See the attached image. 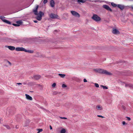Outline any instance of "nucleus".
Segmentation results:
<instances>
[{"label": "nucleus", "instance_id": "25", "mask_svg": "<svg viewBox=\"0 0 133 133\" xmlns=\"http://www.w3.org/2000/svg\"><path fill=\"white\" fill-rule=\"evenodd\" d=\"M3 125L5 127L8 129H10V127L8 125Z\"/></svg>", "mask_w": 133, "mask_h": 133}, {"label": "nucleus", "instance_id": "51", "mask_svg": "<svg viewBox=\"0 0 133 133\" xmlns=\"http://www.w3.org/2000/svg\"><path fill=\"white\" fill-rule=\"evenodd\" d=\"M55 93H56L55 94H57V93H56V92H55Z\"/></svg>", "mask_w": 133, "mask_h": 133}, {"label": "nucleus", "instance_id": "36", "mask_svg": "<svg viewBox=\"0 0 133 133\" xmlns=\"http://www.w3.org/2000/svg\"><path fill=\"white\" fill-rule=\"evenodd\" d=\"M122 123L123 125H125V124H126V125L127 124V123H126L124 121L122 122Z\"/></svg>", "mask_w": 133, "mask_h": 133}, {"label": "nucleus", "instance_id": "21", "mask_svg": "<svg viewBox=\"0 0 133 133\" xmlns=\"http://www.w3.org/2000/svg\"><path fill=\"white\" fill-rule=\"evenodd\" d=\"M66 131L65 129H63L60 131V133H65Z\"/></svg>", "mask_w": 133, "mask_h": 133}, {"label": "nucleus", "instance_id": "33", "mask_svg": "<svg viewBox=\"0 0 133 133\" xmlns=\"http://www.w3.org/2000/svg\"><path fill=\"white\" fill-rule=\"evenodd\" d=\"M40 57L41 58H43L44 57H45V55H41L40 56Z\"/></svg>", "mask_w": 133, "mask_h": 133}, {"label": "nucleus", "instance_id": "41", "mask_svg": "<svg viewBox=\"0 0 133 133\" xmlns=\"http://www.w3.org/2000/svg\"><path fill=\"white\" fill-rule=\"evenodd\" d=\"M8 62L10 65H11V64L10 62L9 61H8Z\"/></svg>", "mask_w": 133, "mask_h": 133}, {"label": "nucleus", "instance_id": "35", "mask_svg": "<svg viewBox=\"0 0 133 133\" xmlns=\"http://www.w3.org/2000/svg\"><path fill=\"white\" fill-rule=\"evenodd\" d=\"M48 0H44L43 1V3L44 4L48 2Z\"/></svg>", "mask_w": 133, "mask_h": 133}, {"label": "nucleus", "instance_id": "12", "mask_svg": "<svg viewBox=\"0 0 133 133\" xmlns=\"http://www.w3.org/2000/svg\"><path fill=\"white\" fill-rule=\"evenodd\" d=\"M117 7L121 10H123L125 8L124 6L123 5L118 4L117 5Z\"/></svg>", "mask_w": 133, "mask_h": 133}, {"label": "nucleus", "instance_id": "16", "mask_svg": "<svg viewBox=\"0 0 133 133\" xmlns=\"http://www.w3.org/2000/svg\"><path fill=\"white\" fill-rule=\"evenodd\" d=\"M25 52H28L29 53H32L34 52V51L32 50H26L25 49Z\"/></svg>", "mask_w": 133, "mask_h": 133}, {"label": "nucleus", "instance_id": "18", "mask_svg": "<svg viewBox=\"0 0 133 133\" xmlns=\"http://www.w3.org/2000/svg\"><path fill=\"white\" fill-rule=\"evenodd\" d=\"M86 1V0H78L77 2L78 3L80 2L84 3Z\"/></svg>", "mask_w": 133, "mask_h": 133}, {"label": "nucleus", "instance_id": "28", "mask_svg": "<svg viewBox=\"0 0 133 133\" xmlns=\"http://www.w3.org/2000/svg\"><path fill=\"white\" fill-rule=\"evenodd\" d=\"M38 131L37 132V133H39L40 132H42L43 131L42 129H39L38 130Z\"/></svg>", "mask_w": 133, "mask_h": 133}, {"label": "nucleus", "instance_id": "6", "mask_svg": "<svg viewBox=\"0 0 133 133\" xmlns=\"http://www.w3.org/2000/svg\"><path fill=\"white\" fill-rule=\"evenodd\" d=\"M71 14L75 16L79 17L80 16L79 14L76 12L74 11H71Z\"/></svg>", "mask_w": 133, "mask_h": 133}, {"label": "nucleus", "instance_id": "5", "mask_svg": "<svg viewBox=\"0 0 133 133\" xmlns=\"http://www.w3.org/2000/svg\"><path fill=\"white\" fill-rule=\"evenodd\" d=\"M5 18V17L3 16H0V19H1L3 22L7 24H11V23L9 21L7 20L6 19H4V18Z\"/></svg>", "mask_w": 133, "mask_h": 133}, {"label": "nucleus", "instance_id": "19", "mask_svg": "<svg viewBox=\"0 0 133 133\" xmlns=\"http://www.w3.org/2000/svg\"><path fill=\"white\" fill-rule=\"evenodd\" d=\"M58 75L59 76L63 78H64L65 76V74H58Z\"/></svg>", "mask_w": 133, "mask_h": 133}, {"label": "nucleus", "instance_id": "14", "mask_svg": "<svg viewBox=\"0 0 133 133\" xmlns=\"http://www.w3.org/2000/svg\"><path fill=\"white\" fill-rule=\"evenodd\" d=\"M6 47L8 48L9 49L11 50H13L15 49V47L14 46H8Z\"/></svg>", "mask_w": 133, "mask_h": 133}, {"label": "nucleus", "instance_id": "24", "mask_svg": "<svg viewBox=\"0 0 133 133\" xmlns=\"http://www.w3.org/2000/svg\"><path fill=\"white\" fill-rule=\"evenodd\" d=\"M95 72H98L99 73V69H94L93 70Z\"/></svg>", "mask_w": 133, "mask_h": 133}, {"label": "nucleus", "instance_id": "15", "mask_svg": "<svg viewBox=\"0 0 133 133\" xmlns=\"http://www.w3.org/2000/svg\"><path fill=\"white\" fill-rule=\"evenodd\" d=\"M55 3L53 0H51L50 1V5L51 7H53L55 6Z\"/></svg>", "mask_w": 133, "mask_h": 133}, {"label": "nucleus", "instance_id": "10", "mask_svg": "<svg viewBox=\"0 0 133 133\" xmlns=\"http://www.w3.org/2000/svg\"><path fill=\"white\" fill-rule=\"evenodd\" d=\"M112 33L115 34H119V32L118 30L113 28L112 31Z\"/></svg>", "mask_w": 133, "mask_h": 133}, {"label": "nucleus", "instance_id": "26", "mask_svg": "<svg viewBox=\"0 0 133 133\" xmlns=\"http://www.w3.org/2000/svg\"><path fill=\"white\" fill-rule=\"evenodd\" d=\"M75 80L77 82H79L80 81V79L79 78L77 77L75 78Z\"/></svg>", "mask_w": 133, "mask_h": 133}, {"label": "nucleus", "instance_id": "7", "mask_svg": "<svg viewBox=\"0 0 133 133\" xmlns=\"http://www.w3.org/2000/svg\"><path fill=\"white\" fill-rule=\"evenodd\" d=\"M103 7L107 10L111 12H112V9L110 8L109 6L108 5H104L103 6Z\"/></svg>", "mask_w": 133, "mask_h": 133}, {"label": "nucleus", "instance_id": "29", "mask_svg": "<svg viewBox=\"0 0 133 133\" xmlns=\"http://www.w3.org/2000/svg\"><path fill=\"white\" fill-rule=\"evenodd\" d=\"M128 87H130L133 88V85H132L130 84H128Z\"/></svg>", "mask_w": 133, "mask_h": 133}, {"label": "nucleus", "instance_id": "49", "mask_svg": "<svg viewBox=\"0 0 133 133\" xmlns=\"http://www.w3.org/2000/svg\"><path fill=\"white\" fill-rule=\"evenodd\" d=\"M131 8L132 9H133V6H131Z\"/></svg>", "mask_w": 133, "mask_h": 133}, {"label": "nucleus", "instance_id": "4", "mask_svg": "<svg viewBox=\"0 0 133 133\" xmlns=\"http://www.w3.org/2000/svg\"><path fill=\"white\" fill-rule=\"evenodd\" d=\"M49 16L52 19L59 18V17L58 15L53 13H51L49 15Z\"/></svg>", "mask_w": 133, "mask_h": 133}, {"label": "nucleus", "instance_id": "50", "mask_svg": "<svg viewBox=\"0 0 133 133\" xmlns=\"http://www.w3.org/2000/svg\"><path fill=\"white\" fill-rule=\"evenodd\" d=\"M1 119H0V123H1Z\"/></svg>", "mask_w": 133, "mask_h": 133}, {"label": "nucleus", "instance_id": "22", "mask_svg": "<svg viewBox=\"0 0 133 133\" xmlns=\"http://www.w3.org/2000/svg\"><path fill=\"white\" fill-rule=\"evenodd\" d=\"M111 5L112 6H113V7H116V6H117V5L116 4L114 3L113 2L111 3Z\"/></svg>", "mask_w": 133, "mask_h": 133}, {"label": "nucleus", "instance_id": "32", "mask_svg": "<svg viewBox=\"0 0 133 133\" xmlns=\"http://www.w3.org/2000/svg\"><path fill=\"white\" fill-rule=\"evenodd\" d=\"M97 116L98 117H101L102 118H104V117H103V116H101V115H97Z\"/></svg>", "mask_w": 133, "mask_h": 133}, {"label": "nucleus", "instance_id": "40", "mask_svg": "<svg viewBox=\"0 0 133 133\" xmlns=\"http://www.w3.org/2000/svg\"><path fill=\"white\" fill-rule=\"evenodd\" d=\"M60 118L61 119H67V118L65 117H60Z\"/></svg>", "mask_w": 133, "mask_h": 133}, {"label": "nucleus", "instance_id": "2", "mask_svg": "<svg viewBox=\"0 0 133 133\" xmlns=\"http://www.w3.org/2000/svg\"><path fill=\"white\" fill-rule=\"evenodd\" d=\"M99 73L109 75H112L111 73L108 71L106 70L101 69H99Z\"/></svg>", "mask_w": 133, "mask_h": 133}, {"label": "nucleus", "instance_id": "11", "mask_svg": "<svg viewBox=\"0 0 133 133\" xmlns=\"http://www.w3.org/2000/svg\"><path fill=\"white\" fill-rule=\"evenodd\" d=\"M25 49L23 47H16L15 48V50L17 51H25Z\"/></svg>", "mask_w": 133, "mask_h": 133}, {"label": "nucleus", "instance_id": "42", "mask_svg": "<svg viewBox=\"0 0 133 133\" xmlns=\"http://www.w3.org/2000/svg\"><path fill=\"white\" fill-rule=\"evenodd\" d=\"M34 22L35 23H37L38 22V21L36 20L34 21Z\"/></svg>", "mask_w": 133, "mask_h": 133}, {"label": "nucleus", "instance_id": "13", "mask_svg": "<svg viewBox=\"0 0 133 133\" xmlns=\"http://www.w3.org/2000/svg\"><path fill=\"white\" fill-rule=\"evenodd\" d=\"M25 95L26 96V98L29 100H32V97L30 96L29 95L25 94Z\"/></svg>", "mask_w": 133, "mask_h": 133}, {"label": "nucleus", "instance_id": "46", "mask_svg": "<svg viewBox=\"0 0 133 133\" xmlns=\"http://www.w3.org/2000/svg\"><path fill=\"white\" fill-rule=\"evenodd\" d=\"M38 86L40 87H42V86L40 84H38Z\"/></svg>", "mask_w": 133, "mask_h": 133}, {"label": "nucleus", "instance_id": "48", "mask_svg": "<svg viewBox=\"0 0 133 133\" xmlns=\"http://www.w3.org/2000/svg\"><path fill=\"white\" fill-rule=\"evenodd\" d=\"M94 1L95 2H97V1Z\"/></svg>", "mask_w": 133, "mask_h": 133}, {"label": "nucleus", "instance_id": "9", "mask_svg": "<svg viewBox=\"0 0 133 133\" xmlns=\"http://www.w3.org/2000/svg\"><path fill=\"white\" fill-rule=\"evenodd\" d=\"M6 40L8 42L12 43H15L17 42V40L16 39H12L10 38H7Z\"/></svg>", "mask_w": 133, "mask_h": 133}, {"label": "nucleus", "instance_id": "23", "mask_svg": "<svg viewBox=\"0 0 133 133\" xmlns=\"http://www.w3.org/2000/svg\"><path fill=\"white\" fill-rule=\"evenodd\" d=\"M100 86L102 87L104 89H108V88L106 86H104L102 85H101Z\"/></svg>", "mask_w": 133, "mask_h": 133}, {"label": "nucleus", "instance_id": "20", "mask_svg": "<svg viewBox=\"0 0 133 133\" xmlns=\"http://www.w3.org/2000/svg\"><path fill=\"white\" fill-rule=\"evenodd\" d=\"M96 108L97 109L99 110H101L102 109V107H101L99 105H98L97 106Z\"/></svg>", "mask_w": 133, "mask_h": 133}, {"label": "nucleus", "instance_id": "27", "mask_svg": "<svg viewBox=\"0 0 133 133\" xmlns=\"http://www.w3.org/2000/svg\"><path fill=\"white\" fill-rule=\"evenodd\" d=\"M12 25H13L15 26H20L19 25V24H14V23H13L12 24Z\"/></svg>", "mask_w": 133, "mask_h": 133}, {"label": "nucleus", "instance_id": "39", "mask_svg": "<svg viewBox=\"0 0 133 133\" xmlns=\"http://www.w3.org/2000/svg\"><path fill=\"white\" fill-rule=\"evenodd\" d=\"M83 81L84 82H87V81L85 78H84L83 79Z\"/></svg>", "mask_w": 133, "mask_h": 133}, {"label": "nucleus", "instance_id": "3", "mask_svg": "<svg viewBox=\"0 0 133 133\" xmlns=\"http://www.w3.org/2000/svg\"><path fill=\"white\" fill-rule=\"evenodd\" d=\"M91 18L92 19L97 22L100 21L101 19L100 17H99L97 15L95 14L93 15Z\"/></svg>", "mask_w": 133, "mask_h": 133}, {"label": "nucleus", "instance_id": "8", "mask_svg": "<svg viewBox=\"0 0 133 133\" xmlns=\"http://www.w3.org/2000/svg\"><path fill=\"white\" fill-rule=\"evenodd\" d=\"M41 77V76L38 75H34L33 77H32V78L34 79L35 80H38Z\"/></svg>", "mask_w": 133, "mask_h": 133}, {"label": "nucleus", "instance_id": "1", "mask_svg": "<svg viewBox=\"0 0 133 133\" xmlns=\"http://www.w3.org/2000/svg\"><path fill=\"white\" fill-rule=\"evenodd\" d=\"M38 5H37L36 6V8L33 9V11L35 15H38V16L36 17V19L38 21H40L42 19V16L44 15V14L41 11H39L38 13L37 10L38 8Z\"/></svg>", "mask_w": 133, "mask_h": 133}, {"label": "nucleus", "instance_id": "37", "mask_svg": "<svg viewBox=\"0 0 133 133\" xmlns=\"http://www.w3.org/2000/svg\"><path fill=\"white\" fill-rule=\"evenodd\" d=\"M56 84L55 83H54L52 85V86L53 87H54L55 86Z\"/></svg>", "mask_w": 133, "mask_h": 133}, {"label": "nucleus", "instance_id": "30", "mask_svg": "<svg viewBox=\"0 0 133 133\" xmlns=\"http://www.w3.org/2000/svg\"><path fill=\"white\" fill-rule=\"evenodd\" d=\"M62 87L63 88H64L67 87V86L65 84H63Z\"/></svg>", "mask_w": 133, "mask_h": 133}, {"label": "nucleus", "instance_id": "45", "mask_svg": "<svg viewBox=\"0 0 133 133\" xmlns=\"http://www.w3.org/2000/svg\"><path fill=\"white\" fill-rule=\"evenodd\" d=\"M17 84L18 85H21V84H22L21 83H17Z\"/></svg>", "mask_w": 133, "mask_h": 133}, {"label": "nucleus", "instance_id": "31", "mask_svg": "<svg viewBox=\"0 0 133 133\" xmlns=\"http://www.w3.org/2000/svg\"><path fill=\"white\" fill-rule=\"evenodd\" d=\"M95 86L97 88L99 87V85L98 84L95 83Z\"/></svg>", "mask_w": 133, "mask_h": 133}, {"label": "nucleus", "instance_id": "34", "mask_svg": "<svg viewBox=\"0 0 133 133\" xmlns=\"http://www.w3.org/2000/svg\"><path fill=\"white\" fill-rule=\"evenodd\" d=\"M122 108L124 110H125L126 109L124 105H122Z\"/></svg>", "mask_w": 133, "mask_h": 133}, {"label": "nucleus", "instance_id": "43", "mask_svg": "<svg viewBox=\"0 0 133 133\" xmlns=\"http://www.w3.org/2000/svg\"><path fill=\"white\" fill-rule=\"evenodd\" d=\"M50 129L51 130V129H52V127H51V125H50Z\"/></svg>", "mask_w": 133, "mask_h": 133}, {"label": "nucleus", "instance_id": "17", "mask_svg": "<svg viewBox=\"0 0 133 133\" xmlns=\"http://www.w3.org/2000/svg\"><path fill=\"white\" fill-rule=\"evenodd\" d=\"M16 23L18 24L21 25L23 23V22L21 20H19L16 21Z\"/></svg>", "mask_w": 133, "mask_h": 133}, {"label": "nucleus", "instance_id": "44", "mask_svg": "<svg viewBox=\"0 0 133 133\" xmlns=\"http://www.w3.org/2000/svg\"><path fill=\"white\" fill-rule=\"evenodd\" d=\"M128 84H125V87H128Z\"/></svg>", "mask_w": 133, "mask_h": 133}, {"label": "nucleus", "instance_id": "47", "mask_svg": "<svg viewBox=\"0 0 133 133\" xmlns=\"http://www.w3.org/2000/svg\"><path fill=\"white\" fill-rule=\"evenodd\" d=\"M16 129H18V127H17V126H16Z\"/></svg>", "mask_w": 133, "mask_h": 133}, {"label": "nucleus", "instance_id": "38", "mask_svg": "<svg viewBox=\"0 0 133 133\" xmlns=\"http://www.w3.org/2000/svg\"><path fill=\"white\" fill-rule=\"evenodd\" d=\"M126 118H127V120L129 121H130L131 120V118L129 117H126Z\"/></svg>", "mask_w": 133, "mask_h": 133}]
</instances>
